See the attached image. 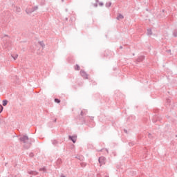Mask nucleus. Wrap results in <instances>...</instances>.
Segmentation results:
<instances>
[{
	"label": "nucleus",
	"mask_w": 177,
	"mask_h": 177,
	"mask_svg": "<svg viewBox=\"0 0 177 177\" xmlns=\"http://www.w3.org/2000/svg\"><path fill=\"white\" fill-rule=\"evenodd\" d=\"M98 161H99L100 165H104V164H106V158L101 156L99 158Z\"/></svg>",
	"instance_id": "f257e3e1"
},
{
	"label": "nucleus",
	"mask_w": 177,
	"mask_h": 177,
	"mask_svg": "<svg viewBox=\"0 0 177 177\" xmlns=\"http://www.w3.org/2000/svg\"><path fill=\"white\" fill-rule=\"evenodd\" d=\"M80 75H82V77H84L86 80H88V74L84 71H81Z\"/></svg>",
	"instance_id": "f03ea898"
},
{
	"label": "nucleus",
	"mask_w": 177,
	"mask_h": 177,
	"mask_svg": "<svg viewBox=\"0 0 177 177\" xmlns=\"http://www.w3.org/2000/svg\"><path fill=\"white\" fill-rule=\"evenodd\" d=\"M69 139L73 142V143H75L77 142V136H69Z\"/></svg>",
	"instance_id": "7ed1b4c3"
},
{
	"label": "nucleus",
	"mask_w": 177,
	"mask_h": 177,
	"mask_svg": "<svg viewBox=\"0 0 177 177\" xmlns=\"http://www.w3.org/2000/svg\"><path fill=\"white\" fill-rule=\"evenodd\" d=\"M118 20H121L124 19V16L122 15H119L117 17Z\"/></svg>",
	"instance_id": "20e7f679"
},
{
	"label": "nucleus",
	"mask_w": 177,
	"mask_h": 177,
	"mask_svg": "<svg viewBox=\"0 0 177 177\" xmlns=\"http://www.w3.org/2000/svg\"><path fill=\"white\" fill-rule=\"evenodd\" d=\"M75 70H76L77 71H80V66L78 64L75 66Z\"/></svg>",
	"instance_id": "39448f33"
},
{
	"label": "nucleus",
	"mask_w": 177,
	"mask_h": 177,
	"mask_svg": "<svg viewBox=\"0 0 177 177\" xmlns=\"http://www.w3.org/2000/svg\"><path fill=\"white\" fill-rule=\"evenodd\" d=\"M21 140L24 141V140H28V137L27 136H24L21 138Z\"/></svg>",
	"instance_id": "423d86ee"
},
{
	"label": "nucleus",
	"mask_w": 177,
	"mask_h": 177,
	"mask_svg": "<svg viewBox=\"0 0 177 177\" xmlns=\"http://www.w3.org/2000/svg\"><path fill=\"white\" fill-rule=\"evenodd\" d=\"M32 12H34V10H30V9H27V10H26V12H27L28 14L32 13Z\"/></svg>",
	"instance_id": "0eeeda50"
},
{
	"label": "nucleus",
	"mask_w": 177,
	"mask_h": 177,
	"mask_svg": "<svg viewBox=\"0 0 177 177\" xmlns=\"http://www.w3.org/2000/svg\"><path fill=\"white\" fill-rule=\"evenodd\" d=\"M8 104V101L7 100H3V106H6Z\"/></svg>",
	"instance_id": "6e6552de"
},
{
	"label": "nucleus",
	"mask_w": 177,
	"mask_h": 177,
	"mask_svg": "<svg viewBox=\"0 0 177 177\" xmlns=\"http://www.w3.org/2000/svg\"><path fill=\"white\" fill-rule=\"evenodd\" d=\"M55 103H60V100L56 98V99H55Z\"/></svg>",
	"instance_id": "1a4fd4ad"
},
{
	"label": "nucleus",
	"mask_w": 177,
	"mask_h": 177,
	"mask_svg": "<svg viewBox=\"0 0 177 177\" xmlns=\"http://www.w3.org/2000/svg\"><path fill=\"white\" fill-rule=\"evenodd\" d=\"M3 110V107L2 105L0 104V113H2V111Z\"/></svg>",
	"instance_id": "9d476101"
},
{
	"label": "nucleus",
	"mask_w": 177,
	"mask_h": 177,
	"mask_svg": "<svg viewBox=\"0 0 177 177\" xmlns=\"http://www.w3.org/2000/svg\"><path fill=\"white\" fill-rule=\"evenodd\" d=\"M39 44L41 46H44V41H40V42H39Z\"/></svg>",
	"instance_id": "9b49d317"
},
{
	"label": "nucleus",
	"mask_w": 177,
	"mask_h": 177,
	"mask_svg": "<svg viewBox=\"0 0 177 177\" xmlns=\"http://www.w3.org/2000/svg\"><path fill=\"white\" fill-rule=\"evenodd\" d=\"M174 37H177V32H175L174 33Z\"/></svg>",
	"instance_id": "f8f14e48"
},
{
	"label": "nucleus",
	"mask_w": 177,
	"mask_h": 177,
	"mask_svg": "<svg viewBox=\"0 0 177 177\" xmlns=\"http://www.w3.org/2000/svg\"><path fill=\"white\" fill-rule=\"evenodd\" d=\"M17 57H19V55H16V56L14 57L15 60H16V59H17Z\"/></svg>",
	"instance_id": "ddd939ff"
},
{
	"label": "nucleus",
	"mask_w": 177,
	"mask_h": 177,
	"mask_svg": "<svg viewBox=\"0 0 177 177\" xmlns=\"http://www.w3.org/2000/svg\"><path fill=\"white\" fill-rule=\"evenodd\" d=\"M39 171H45V168L43 167V168L40 169Z\"/></svg>",
	"instance_id": "4468645a"
},
{
	"label": "nucleus",
	"mask_w": 177,
	"mask_h": 177,
	"mask_svg": "<svg viewBox=\"0 0 177 177\" xmlns=\"http://www.w3.org/2000/svg\"><path fill=\"white\" fill-rule=\"evenodd\" d=\"M149 34H151V30H149Z\"/></svg>",
	"instance_id": "2eb2a0df"
},
{
	"label": "nucleus",
	"mask_w": 177,
	"mask_h": 177,
	"mask_svg": "<svg viewBox=\"0 0 177 177\" xmlns=\"http://www.w3.org/2000/svg\"><path fill=\"white\" fill-rule=\"evenodd\" d=\"M38 174V173L37 172H36V175H37Z\"/></svg>",
	"instance_id": "dca6fc26"
}]
</instances>
